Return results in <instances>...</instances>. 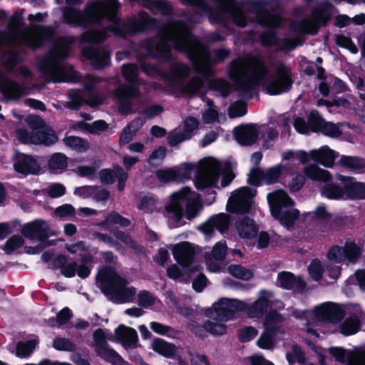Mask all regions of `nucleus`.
Returning <instances> with one entry per match:
<instances>
[{"instance_id":"nucleus-1","label":"nucleus","mask_w":365,"mask_h":365,"mask_svg":"<svg viewBox=\"0 0 365 365\" xmlns=\"http://www.w3.org/2000/svg\"><path fill=\"white\" fill-rule=\"evenodd\" d=\"M172 43L176 50L185 51L192 61L196 71L204 76H212V62H220L226 58L230 51L222 48L214 51L215 58L212 61L207 48L202 45L195 37L191 36L185 24L182 21H173L164 26L158 38L147 41L145 47L150 53L160 61L171 57Z\"/></svg>"},{"instance_id":"nucleus-2","label":"nucleus","mask_w":365,"mask_h":365,"mask_svg":"<svg viewBox=\"0 0 365 365\" xmlns=\"http://www.w3.org/2000/svg\"><path fill=\"white\" fill-rule=\"evenodd\" d=\"M120 7L117 0H96L86 5L83 11L73 7L61 9L64 21L69 24L86 28L106 20L107 29L117 36H125L135 34L155 25V21L145 12L140 14L139 19H128L120 22L118 17Z\"/></svg>"},{"instance_id":"nucleus-3","label":"nucleus","mask_w":365,"mask_h":365,"mask_svg":"<svg viewBox=\"0 0 365 365\" xmlns=\"http://www.w3.org/2000/svg\"><path fill=\"white\" fill-rule=\"evenodd\" d=\"M265 66L255 58H244L230 63L229 75L239 90L247 92L259 83L267 85L271 95L287 91L292 85L291 71L281 61L272 63V73L267 76Z\"/></svg>"},{"instance_id":"nucleus-4","label":"nucleus","mask_w":365,"mask_h":365,"mask_svg":"<svg viewBox=\"0 0 365 365\" xmlns=\"http://www.w3.org/2000/svg\"><path fill=\"white\" fill-rule=\"evenodd\" d=\"M185 4L197 6L200 11L206 13L211 21L225 23L232 21L236 26L244 28L249 20L246 14L251 12L255 14V17L259 24L277 27L281 23V18L278 15L272 14L263 8L262 1L252 3L250 9H246L236 0H215L216 8L212 9L202 0H181Z\"/></svg>"},{"instance_id":"nucleus-5","label":"nucleus","mask_w":365,"mask_h":365,"mask_svg":"<svg viewBox=\"0 0 365 365\" xmlns=\"http://www.w3.org/2000/svg\"><path fill=\"white\" fill-rule=\"evenodd\" d=\"M23 19L20 15H14L9 23L8 36L0 32V45L6 41L10 48L1 57L0 61L8 71H11L20 61L16 50L18 45H25L33 48L39 47L43 41L50 38L53 34L51 28L34 26L32 28L21 29Z\"/></svg>"},{"instance_id":"nucleus-6","label":"nucleus","mask_w":365,"mask_h":365,"mask_svg":"<svg viewBox=\"0 0 365 365\" xmlns=\"http://www.w3.org/2000/svg\"><path fill=\"white\" fill-rule=\"evenodd\" d=\"M73 37L58 38L48 56L41 61L40 68L43 76L55 83L61 81H77L78 74L73 68L61 61L68 56Z\"/></svg>"},{"instance_id":"nucleus-7","label":"nucleus","mask_w":365,"mask_h":365,"mask_svg":"<svg viewBox=\"0 0 365 365\" xmlns=\"http://www.w3.org/2000/svg\"><path fill=\"white\" fill-rule=\"evenodd\" d=\"M102 292L108 298L115 303L133 302L136 290L134 287H127V281L120 277L111 267H106L97 274Z\"/></svg>"},{"instance_id":"nucleus-8","label":"nucleus","mask_w":365,"mask_h":365,"mask_svg":"<svg viewBox=\"0 0 365 365\" xmlns=\"http://www.w3.org/2000/svg\"><path fill=\"white\" fill-rule=\"evenodd\" d=\"M187 200L186 217L188 220L194 218L202 207L199 195L191 193L189 187H184L173 195V202L167 207L169 218L174 226L178 227L182 217V207L180 201Z\"/></svg>"},{"instance_id":"nucleus-9","label":"nucleus","mask_w":365,"mask_h":365,"mask_svg":"<svg viewBox=\"0 0 365 365\" xmlns=\"http://www.w3.org/2000/svg\"><path fill=\"white\" fill-rule=\"evenodd\" d=\"M272 215L287 228L292 227L298 219L299 212L296 209H288L293 201L282 190H277L267 196Z\"/></svg>"},{"instance_id":"nucleus-10","label":"nucleus","mask_w":365,"mask_h":365,"mask_svg":"<svg viewBox=\"0 0 365 365\" xmlns=\"http://www.w3.org/2000/svg\"><path fill=\"white\" fill-rule=\"evenodd\" d=\"M245 306L244 302L222 298L214 303L211 308L207 309L205 314L214 321L227 322L232 319L235 314L241 312Z\"/></svg>"},{"instance_id":"nucleus-11","label":"nucleus","mask_w":365,"mask_h":365,"mask_svg":"<svg viewBox=\"0 0 365 365\" xmlns=\"http://www.w3.org/2000/svg\"><path fill=\"white\" fill-rule=\"evenodd\" d=\"M220 165L215 160H206L201 163L195 179L197 189H205L214 185L219 178Z\"/></svg>"},{"instance_id":"nucleus-12","label":"nucleus","mask_w":365,"mask_h":365,"mask_svg":"<svg viewBox=\"0 0 365 365\" xmlns=\"http://www.w3.org/2000/svg\"><path fill=\"white\" fill-rule=\"evenodd\" d=\"M312 313L313 320L317 324H336L341 322L345 315L342 308L333 302H326L316 307Z\"/></svg>"},{"instance_id":"nucleus-13","label":"nucleus","mask_w":365,"mask_h":365,"mask_svg":"<svg viewBox=\"0 0 365 365\" xmlns=\"http://www.w3.org/2000/svg\"><path fill=\"white\" fill-rule=\"evenodd\" d=\"M255 195L256 190L247 187L233 192L227 205V210L234 213L248 212Z\"/></svg>"},{"instance_id":"nucleus-14","label":"nucleus","mask_w":365,"mask_h":365,"mask_svg":"<svg viewBox=\"0 0 365 365\" xmlns=\"http://www.w3.org/2000/svg\"><path fill=\"white\" fill-rule=\"evenodd\" d=\"M361 250L354 242H346L344 247L334 246L327 253V258L335 263L348 259L350 262H355L360 257Z\"/></svg>"},{"instance_id":"nucleus-15","label":"nucleus","mask_w":365,"mask_h":365,"mask_svg":"<svg viewBox=\"0 0 365 365\" xmlns=\"http://www.w3.org/2000/svg\"><path fill=\"white\" fill-rule=\"evenodd\" d=\"M283 170L284 167L281 165L265 170L260 168L252 169L249 174V182L256 186L259 185L262 182L268 185L274 184L278 182Z\"/></svg>"},{"instance_id":"nucleus-16","label":"nucleus","mask_w":365,"mask_h":365,"mask_svg":"<svg viewBox=\"0 0 365 365\" xmlns=\"http://www.w3.org/2000/svg\"><path fill=\"white\" fill-rule=\"evenodd\" d=\"M138 86L130 85H121L115 90L114 95L118 100V109L122 114H128L132 112V98H137L139 96Z\"/></svg>"},{"instance_id":"nucleus-17","label":"nucleus","mask_w":365,"mask_h":365,"mask_svg":"<svg viewBox=\"0 0 365 365\" xmlns=\"http://www.w3.org/2000/svg\"><path fill=\"white\" fill-rule=\"evenodd\" d=\"M327 19L324 9L317 8L310 18L294 24L292 28L297 32L315 34L321 25L325 24Z\"/></svg>"},{"instance_id":"nucleus-18","label":"nucleus","mask_w":365,"mask_h":365,"mask_svg":"<svg viewBox=\"0 0 365 365\" xmlns=\"http://www.w3.org/2000/svg\"><path fill=\"white\" fill-rule=\"evenodd\" d=\"M21 232L25 237L31 240L37 239L41 243L48 242L47 239L50 235L48 225L41 220H36L25 225L22 227Z\"/></svg>"},{"instance_id":"nucleus-19","label":"nucleus","mask_w":365,"mask_h":365,"mask_svg":"<svg viewBox=\"0 0 365 365\" xmlns=\"http://www.w3.org/2000/svg\"><path fill=\"white\" fill-rule=\"evenodd\" d=\"M0 90L4 98L17 100L26 94V88L18 82L7 78L0 71Z\"/></svg>"},{"instance_id":"nucleus-20","label":"nucleus","mask_w":365,"mask_h":365,"mask_svg":"<svg viewBox=\"0 0 365 365\" xmlns=\"http://www.w3.org/2000/svg\"><path fill=\"white\" fill-rule=\"evenodd\" d=\"M260 130L257 125L247 124L234 130L236 140L242 145H251L256 143Z\"/></svg>"},{"instance_id":"nucleus-21","label":"nucleus","mask_w":365,"mask_h":365,"mask_svg":"<svg viewBox=\"0 0 365 365\" xmlns=\"http://www.w3.org/2000/svg\"><path fill=\"white\" fill-rule=\"evenodd\" d=\"M16 136L18 140L23 143H43L46 145H52L58 140L56 134H48V135L45 136L40 131L38 133H29L24 129L17 130Z\"/></svg>"},{"instance_id":"nucleus-22","label":"nucleus","mask_w":365,"mask_h":365,"mask_svg":"<svg viewBox=\"0 0 365 365\" xmlns=\"http://www.w3.org/2000/svg\"><path fill=\"white\" fill-rule=\"evenodd\" d=\"M14 168L16 172L24 175L37 174L41 169L32 156L20 153H17L14 158Z\"/></svg>"},{"instance_id":"nucleus-23","label":"nucleus","mask_w":365,"mask_h":365,"mask_svg":"<svg viewBox=\"0 0 365 365\" xmlns=\"http://www.w3.org/2000/svg\"><path fill=\"white\" fill-rule=\"evenodd\" d=\"M272 297V294L262 291L260 297L251 304H246L241 312H245L250 318H259L263 316L269 305V298Z\"/></svg>"},{"instance_id":"nucleus-24","label":"nucleus","mask_w":365,"mask_h":365,"mask_svg":"<svg viewBox=\"0 0 365 365\" xmlns=\"http://www.w3.org/2000/svg\"><path fill=\"white\" fill-rule=\"evenodd\" d=\"M173 252L176 261L184 267L192 264L195 254L194 247L187 242L176 245Z\"/></svg>"},{"instance_id":"nucleus-25","label":"nucleus","mask_w":365,"mask_h":365,"mask_svg":"<svg viewBox=\"0 0 365 365\" xmlns=\"http://www.w3.org/2000/svg\"><path fill=\"white\" fill-rule=\"evenodd\" d=\"M83 55L91 60L96 68H101L108 65L110 53L104 48L88 46L83 49Z\"/></svg>"},{"instance_id":"nucleus-26","label":"nucleus","mask_w":365,"mask_h":365,"mask_svg":"<svg viewBox=\"0 0 365 365\" xmlns=\"http://www.w3.org/2000/svg\"><path fill=\"white\" fill-rule=\"evenodd\" d=\"M229 225V215L222 213L212 217L207 222L200 225L199 229L205 234L210 235L214 232V228L223 232L228 228Z\"/></svg>"},{"instance_id":"nucleus-27","label":"nucleus","mask_w":365,"mask_h":365,"mask_svg":"<svg viewBox=\"0 0 365 365\" xmlns=\"http://www.w3.org/2000/svg\"><path fill=\"white\" fill-rule=\"evenodd\" d=\"M337 178L344 182L345 193L348 197L351 199L365 198V184L355 182L351 177L338 175Z\"/></svg>"},{"instance_id":"nucleus-28","label":"nucleus","mask_w":365,"mask_h":365,"mask_svg":"<svg viewBox=\"0 0 365 365\" xmlns=\"http://www.w3.org/2000/svg\"><path fill=\"white\" fill-rule=\"evenodd\" d=\"M278 284L287 289L302 292L306 287V282L301 277H295L290 272H283L278 274Z\"/></svg>"},{"instance_id":"nucleus-29","label":"nucleus","mask_w":365,"mask_h":365,"mask_svg":"<svg viewBox=\"0 0 365 365\" xmlns=\"http://www.w3.org/2000/svg\"><path fill=\"white\" fill-rule=\"evenodd\" d=\"M282 319V316L277 312H269L265 319V326L267 331L260 336L257 342H272L274 340L279 339L277 337L279 329L272 327V322H278Z\"/></svg>"},{"instance_id":"nucleus-30","label":"nucleus","mask_w":365,"mask_h":365,"mask_svg":"<svg viewBox=\"0 0 365 365\" xmlns=\"http://www.w3.org/2000/svg\"><path fill=\"white\" fill-rule=\"evenodd\" d=\"M95 347L97 356L113 365H120L123 358L113 349L108 347L109 344H91Z\"/></svg>"},{"instance_id":"nucleus-31","label":"nucleus","mask_w":365,"mask_h":365,"mask_svg":"<svg viewBox=\"0 0 365 365\" xmlns=\"http://www.w3.org/2000/svg\"><path fill=\"white\" fill-rule=\"evenodd\" d=\"M239 235L242 238H252L257 235V228L255 222L248 217H243L236 222Z\"/></svg>"},{"instance_id":"nucleus-32","label":"nucleus","mask_w":365,"mask_h":365,"mask_svg":"<svg viewBox=\"0 0 365 365\" xmlns=\"http://www.w3.org/2000/svg\"><path fill=\"white\" fill-rule=\"evenodd\" d=\"M311 158L326 167H332L336 158L334 150L327 146L310 152Z\"/></svg>"},{"instance_id":"nucleus-33","label":"nucleus","mask_w":365,"mask_h":365,"mask_svg":"<svg viewBox=\"0 0 365 365\" xmlns=\"http://www.w3.org/2000/svg\"><path fill=\"white\" fill-rule=\"evenodd\" d=\"M143 123L141 118H137L132 120L122 131L119 139L120 143L127 144L130 142Z\"/></svg>"},{"instance_id":"nucleus-34","label":"nucleus","mask_w":365,"mask_h":365,"mask_svg":"<svg viewBox=\"0 0 365 365\" xmlns=\"http://www.w3.org/2000/svg\"><path fill=\"white\" fill-rule=\"evenodd\" d=\"M26 122L32 130L31 133H38L40 131L43 135L48 134H55L50 127L47 126L44 121L38 115H30L26 118Z\"/></svg>"},{"instance_id":"nucleus-35","label":"nucleus","mask_w":365,"mask_h":365,"mask_svg":"<svg viewBox=\"0 0 365 365\" xmlns=\"http://www.w3.org/2000/svg\"><path fill=\"white\" fill-rule=\"evenodd\" d=\"M304 173L308 178L313 180L327 182L331 178V175L327 170L321 169L316 165L307 166L304 168Z\"/></svg>"},{"instance_id":"nucleus-36","label":"nucleus","mask_w":365,"mask_h":365,"mask_svg":"<svg viewBox=\"0 0 365 365\" xmlns=\"http://www.w3.org/2000/svg\"><path fill=\"white\" fill-rule=\"evenodd\" d=\"M115 335L121 342H136L138 339L136 331L125 325H120L115 329Z\"/></svg>"},{"instance_id":"nucleus-37","label":"nucleus","mask_w":365,"mask_h":365,"mask_svg":"<svg viewBox=\"0 0 365 365\" xmlns=\"http://www.w3.org/2000/svg\"><path fill=\"white\" fill-rule=\"evenodd\" d=\"M329 350V353L336 360L342 363L346 362L347 365H351L356 354L341 347H331Z\"/></svg>"},{"instance_id":"nucleus-38","label":"nucleus","mask_w":365,"mask_h":365,"mask_svg":"<svg viewBox=\"0 0 365 365\" xmlns=\"http://www.w3.org/2000/svg\"><path fill=\"white\" fill-rule=\"evenodd\" d=\"M63 143L71 148L78 152H84L89 148V143L87 140L76 136L66 137Z\"/></svg>"},{"instance_id":"nucleus-39","label":"nucleus","mask_w":365,"mask_h":365,"mask_svg":"<svg viewBox=\"0 0 365 365\" xmlns=\"http://www.w3.org/2000/svg\"><path fill=\"white\" fill-rule=\"evenodd\" d=\"M78 127L91 134L98 135L101 132L107 130L108 125L106 121L100 120L93 122L92 124L80 122L78 124Z\"/></svg>"},{"instance_id":"nucleus-40","label":"nucleus","mask_w":365,"mask_h":365,"mask_svg":"<svg viewBox=\"0 0 365 365\" xmlns=\"http://www.w3.org/2000/svg\"><path fill=\"white\" fill-rule=\"evenodd\" d=\"M344 193V187L343 188L334 183L327 184L322 189V194L329 199H340Z\"/></svg>"},{"instance_id":"nucleus-41","label":"nucleus","mask_w":365,"mask_h":365,"mask_svg":"<svg viewBox=\"0 0 365 365\" xmlns=\"http://www.w3.org/2000/svg\"><path fill=\"white\" fill-rule=\"evenodd\" d=\"M338 163L343 167L356 170L365 168V160L358 157L342 156Z\"/></svg>"},{"instance_id":"nucleus-42","label":"nucleus","mask_w":365,"mask_h":365,"mask_svg":"<svg viewBox=\"0 0 365 365\" xmlns=\"http://www.w3.org/2000/svg\"><path fill=\"white\" fill-rule=\"evenodd\" d=\"M224 322H212L207 320L204 323V328L206 331L215 336H221L225 334L227 331V327L223 323Z\"/></svg>"},{"instance_id":"nucleus-43","label":"nucleus","mask_w":365,"mask_h":365,"mask_svg":"<svg viewBox=\"0 0 365 365\" xmlns=\"http://www.w3.org/2000/svg\"><path fill=\"white\" fill-rule=\"evenodd\" d=\"M152 349L156 353L166 358H173L175 355V344H151Z\"/></svg>"},{"instance_id":"nucleus-44","label":"nucleus","mask_w":365,"mask_h":365,"mask_svg":"<svg viewBox=\"0 0 365 365\" xmlns=\"http://www.w3.org/2000/svg\"><path fill=\"white\" fill-rule=\"evenodd\" d=\"M360 327V322L356 317L346 319L340 327V331L344 335H351L356 333Z\"/></svg>"},{"instance_id":"nucleus-45","label":"nucleus","mask_w":365,"mask_h":365,"mask_svg":"<svg viewBox=\"0 0 365 365\" xmlns=\"http://www.w3.org/2000/svg\"><path fill=\"white\" fill-rule=\"evenodd\" d=\"M147 6L153 13H160L163 15L170 14L172 7L164 0H157L153 1H148Z\"/></svg>"},{"instance_id":"nucleus-46","label":"nucleus","mask_w":365,"mask_h":365,"mask_svg":"<svg viewBox=\"0 0 365 365\" xmlns=\"http://www.w3.org/2000/svg\"><path fill=\"white\" fill-rule=\"evenodd\" d=\"M190 73V68L182 63H175L172 66L170 71V78L172 81H178L180 78L187 76Z\"/></svg>"},{"instance_id":"nucleus-47","label":"nucleus","mask_w":365,"mask_h":365,"mask_svg":"<svg viewBox=\"0 0 365 365\" xmlns=\"http://www.w3.org/2000/svg\"><path fill=\"white\" fill-rule=\"evenodd\" d=\"M107 38V33L106 31L89 30L86 31L82 35L83 41L98 43L103 41Z\"/></svg>"},{"instance_id":"nucleus-48","label":"nucleus","mask_w":365,"mask_h":365,"mask_svg":"<svg viewBox=\"0 0 365 365\" xmlns=\"http://www.w3.org/2000/svg\"><path fill=\"white\" fill-rule=\"evenodd\" d=\"M229 272L236 278L249 280L253 277L251 270L239 264H232L228 267Z\"/></svg>"},{"instance_id":"nucleus-49","label":"nucleus","mask_w":365,"mask_h":365,"mask_svg":"<svg viewBox=\"0 0 365 365\" xmlns=\"http://www.w3.org/2000/svg\"><path fill=\"white\" fill-rule=\"evenodd\" d=\"M237 336L241 342H247L255 340L257 338L258 331L253 327H244L237 331Z\"/></svg>"},{"instance_id":"nucleus-50","label":"nucleus","mask_w":365,"mask_h":365,"mask_svg":"<svg viewBox=\"0 0 365 365\" xmlns=\"http://www.w3.org/2000/svg\"><path fill=\"white\" fill-rule=\"evenodd\" d=\"M85 101L79 91H71L68 93V101L64 106L73 110H78Z\"/></svg>"},{"instance_id":"nucleus-51","label":"nucleus","mask_w":365,"mask_h":365,"mask_svg":"<svg viewBox=\"0 0 365 365\" xmlns=\"http://www.w3.org/2000/svg\"><path fill=\"white\" fill-rule=\"evenodd\" d=\"M48 166L51 170H63L67 166V158L62 153L53 154L49 160Z\"/></svg>"},{"instance_id":"nucleus-52","label":"nucleus","mask_w":365,"mask_h":365,"mask_svg":"<svg viewBox=\"0 0 365 365\" xmlns=\"http://www.w3.org/2000/svg\"><path fill=\"white\" fill-rule=\"evenodd\" d=\"M324 122V120L316 110L312 111L308 115V123L312 132H319Z\"/></svg>"},{"instance_id":"nucleus-53","label":"nucleus","mask_w":365,"mask_h":365,"mask_svg":"<svg viewBox=\"0 0 365 365\" xmlns=\"http://www.w3.org/2000/svg\"><path fill=\"white\" fill-rule=\"evenodd\" d=\"M138 207L145 212H153L157 209L156 200L153 196H144L140 199Z\"/></svg>"},{"instance_id":"nucleus-54","label":"nucleus","mask_w":365,"mask_h":365,"mask_svg":"<svg viewBox=\"0 0 365 365\" xmlns=\"http://www.w3.org/2000/svg\"><path fill=\"white\" fill-rule=\"evenodd\" d=\"M246 113L247 103L241 101L232 103L228 109V115L232 118L242 116Z\"/></svg>"},{"instance_id":"nucleus-55","label":"nucleus","mask_w":365,"mask_h":365,"mask_svg":"<svg viewBox=\"0 0 365 365\" xmlns=\"http://www.w3.org/2000/svg\"><path fill=\"white\" fill-rule=\"evenodd\" d=\"M16 356L19 358H27L35 351L38 344H16Z\"/></svg>"},{"instance_id":"nucleus-56","label":"nucleus","mask_w":365,"mask_h":365,"mask_svg":"<svg viewBox=\"0 0 365 365\" xmlns=\"http://www.w3.org/2000/svg\"><path fill=\"white\" fill-rule=\"evenodd\" d=\"M308 271L313 279L319 281L322 279L324 269L322 262L318 259H314L309 264Z\"/></svg>"},{"instance_id":"nucleus-57","label":"nucleus","mask_w":365,"mask_h":365,"mask_svg":"<svg viewBox=\"0 0 365 365\" xmlns=\"http://www.w3.org/2000/svg\"><path fill=\"white\" fill-rule=\"evenodd\" d=\"M66 192V187L60 183H53L43 190V193L51 198H56L63 196Z\"/></svg>"},{"instance_id":"nucleus-58","label":"nucleus","mask_w":365,"mask_h":365,"mask_svg":"<svg viewBox=\"0 0 365 365\" xmlns=\"http://www.w3.org/2000/svg\"><path fill=\"white\" fill-rule=\"evenodd\" d=\"M111 232L113 233V235H114L117 240L120 241L121 242L125 244V245L132 249H137L136 242L128 233H125L120 230H113V231H111Z\"/></svg>"},{"instance_id":"nucleus-59","label":"nucleus","mask_w":365,"mask_h":365,"mask_svg":"<svg viewBox=\"0 0 365 365\" xmlns=\"http://www.w3.org/2000/svg\"><path fill=\"white\" fill-rule=\"evenodd\" d=\"M210 86L213 90L219 91L220 94L225 97L228 96L230 92V83L223 79L213 80L210 83Z\"/></svg>"},{"instance_id":"nucleus-60","label":"nucleus","mask_w":365,"mask_h":365,"mask_svg":"<svg viewBox=\"0 0 365 365\" xmlns=\"http://www.w3.org/2000/svg\"><path fill=\"white\" fill-rule=\"evenodd\" d=\"M263 140L262 147L268 149L270 148V141L274 140L278 136V132L272 128H263L261 130Z\"/></svg>"},{"instance_id":"nucleus-61","label":"nucleus","mask_w":365,"mask_h":365,"mask_svg":"<svg viewBox=\"0 0 365 365\" xmlns=\"http://www.w3.org/2000/svg\"><path fill=\"white\" fill-rule=\"evenodd\" d=\"M122 73L126 81H135L138 75V68L135 64H125L122 67Z\"/></svg>"},{"instance_id":"nucleus-62","label":"nucleus","mask_w":365,"mask_h":365,"mask_svg":"<svg viewBox=\"0 0 365 365\" xmlns=\"http://www.w3.org/2000/svg\"><path fill=\"white\" fill-rule=\"evenodd\" d=\"M203 85L202 81L200 78H192L187 84L182 86V92L187 94L195 93Z\"/></svg>"},{"instance_id":"nucleus-63","label":"nucleus","mask_w":365,"mask_h":365,"mask_svg":"<svg viewBox=\"0 0 365 365\" xmlns=\"http://www.w3.org/2000/svg\"><path fill=\"white\" fill-rule=\"evenodd\" d=\"M191 138L190 134H185L184 132L173 131L168 136V143L171 146H175L185 140Z\"/></svg>"},{"instance_id":"nucleus-64","label":"nucleus","mask_w":365,"mask_h":365,"mask_svg":"<svg viewBox=\"0 0 365 365\" xmlns=\"http://www.w3.org/2000/svg\"><path fill=\"white\" fill-rule=\"evenodd\" d=\"M23 244L24 240L21 237L14 235L7 240L4 249L7 253H11Z\"/></svg>"}]
</instances>
